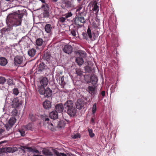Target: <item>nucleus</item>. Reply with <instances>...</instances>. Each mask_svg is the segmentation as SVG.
<instances>
[{"instance_id": "72a5a7b5", "label": "nucleus", "mask_w": 156, "mask_h": 156, "mask_svg": "<svg viewBox=\"0 0 156 156\" xmlns=\"http://www.w3.org/2000/svg\"><path fill=\"white\" fill-rule=\"evenodd\" d=\"M97 107H96V103H94L93 106L92 108V114H94L95 113V112L96 111Z\"/></svg>"}, {"instance_id": "9b49d317", "label": "nucleus", "mask_w": 156, "mask_h": 156, "mask_svg": "<svg viewBox=\"0 0 156 156\" xmlns=\"http://www.w3.org/2000/svg\"><path fill=\"white\" fill-rule=\"evenodd\" d=\"M55 110L58 113L62 112L64 110V105L61 103L57 104L55 106Z\"/></svg>"}, {"instance_id": "de8ad7c7", "label": "nucleus", "mask_w": 156, "mask_h": 156, "mask_svg": "<svg viewBox=\"0 0 156 156\" xmlns=\"http://www.w3.org/2000/svg\"><path fill=\"white\" fill-rule=\"evenodd\" d=\"M71 32L73 36H75L76 35V31L74 30H72Z\"/></svg>"}, {"instance_id": "423d86ee", "label": "nucleus", "mask_w": 156, "mask_h": 156, "mask_svg": "<svg viewBox=\"0 0 156 156\" xmlns=\"http://www.w3.org/2000/svg\"><path fill=\"white\" fill-rule=\"evenodd\" d=\"M16 119L14 117L11 118L9 121L8 123L5 125V127L7 131H8L12 128V126L16 121Z\"/></svg>"}, {"instance_id": "c9c22d12", "label": "nucleus", "mask_w": 156, "mask_h": 156, "mask_svg": "<svg viewBox=\"0 0 156 156\" xmlns=\"http://www.w3.org/2000/svg\"><path fill=\"white\" fill-rule=\"evenodd\" d=\"M49 16V12L47 10H44L43 12V16L44 17L47 18Z\"/></svg>"}, {"instance_id": "bf43d9fd", "label": "nucleus", "mask_w": 156, "mask_h": 156, "mask_svg": "<svg viewBox=\"0 0 156 156\" xmlns=\"http://www.w3.org/2000/svg\"><path fill=\"white\" fill-rule=\"evenodd\" d=\"M39 156H44L42 155H40Z\"/></svg>"}, {"instance_id": "bb28decb", "label": "nucleus", "mask_w": 156, "mask_h": 156, "mask_svg": "<svg viewBox=\"0 0 156 156\" xmlns=\"http://www.w3.org/2000/svg\"><path fill=\"white\" fill-rule=\"evenodd\" d=\"M42 152L44 154L47 156H52L53 155L52 153L47 149L43 150Z\"/></svg>"}, {"instance_id": "a211bd4d", "label": "nucleus", "mask_w": 156, "mask_h": 156, "mask_svg": "<svg viewBox=\"0 0 156 156\" xmlns=\"http://www.w3.org/2000/svg\"><path fill=\"white\" fill-rule=\"evenodd\" d=\"M52 29V26L50 24H46L44 27L45 32L48 33H51Z\"/></svg>"}, {"instance_id": "6ab92c4d", "label": "nucleus", "mask_w": 156, "mask_h": 156, "mask_svg": "<svg viewBox=\"0 0 156 156\" xmlns=\"http://www.w3.org/2000/svg\"><path fill=\"white\" fill-rule=\"evenodd\" d=\"M36 51L35 49L32 48L29 49L28 51V55L31 57H33L35 55Z\"/></svg>"}, {"instance_id": "603ef678", "label": "nucleus", "mask_w": 156, "mask_h": 156, "mask_svg": "<svg viewBox=\"0 0 156 156\" xmlns=\"http://www.w3.org/2000/svg\"><path fill=\"white\" fill-rule=\"evenodd\" d=\"M62 72H59V73H58V74L57 75V76H58V74H59V76H60V74L62 75Z\"/></svg>"}, {"instance_id": "7ed1b4c3", "label": "nucleus", "mask_w": 156, "mask_h": 156, "mask_svg": "<svg viewBox=\"0 0 156 156\" xmlns=\"http://www.w3.org/2000/svg\"><path fill=\"white\" fill-rule=\"evenodd\" d=\"M76 12H78L77 16L74 19V24L79 28L81 27L86 22L83 16H85L87 12L85 11V6L81 4L76 7Z\"/></svg>"}, {"instance_id": "c85d7f7f", "label": "nucleus", "mask_w": 156, "mask_h": 156, "mask_svg": "<svg viewBox=\"0 0 156 156\" xmlns=\"http://www.w3.org/2000/svg\"><path fill=\"white\" fill-rule=\"evenodd\" d=\"M59 80L60 85L63 87L65 84V82L64 79V76H63L59 77Z\"/></svg>"}, {"instance_id": "58836bf2", "label": "nucleus", "mask_w": 156, "mask_h": 156, "mask_svg": "<svg viewBox=\"0 0 156 156\" xmlns=\"http://www.w3.org/2000/svg\"><path fill=\"white\" fill-rule=\"evenodd\" d=\"M17 113H18L17 111L15 108H14L12 110V112H11L12 115L13 116L16 115L17 114Z\"/></svg>"}, {"instance_id": "9d476101", "label": "nucleus", "mask_w": 156, "mask_h": 156, "mask_svg": "<svg viewBox=\"0 0 156 156\" xmlns=\"http://www.w3.org/2000/svg\"><path fill=\"white\" fill-rule=\"evenodd\" d=\"M48 80L46 77H44L40 81L41 85L38 87V90L41 88H44V87L48 85Z\"/></svg>"}, {"instance_id": "aec40b11", "label": "nucleus", "mask_w": 156, "mask_h": 156, "mask_svg": "<svg viewBox=\"0 0 156 156\" xmlns=\"http://www.w3.org/2000/svg\"><path fill=\"white\" fill-rule=\"evenodd\" d=\"M43 106L45 109H48L51 107V104L50 101L46 100L43 103Z\"/></svg>"}, {"instance_id": "2f4dec72", "label": "nucleus", "mask_w": 156, "mask_h": 156, "mask_svg": "<svg viewBox=\"0 0 156 156\" xmlns=\"http://www.w3.org/2000/svg\"><path fill=\"white\" fill-rule=\"evenodd\" d=\"M29 119L32 121H34L35 120V116L32 113L29 114Z\"/></svg>"}, {"instance_id": "a19ab883", "label": "nucleus", "mask_w": 156, "mask_h": 156, "mask_svg": "<svg viewBox=\"0 0 156 156\" xmlns=\"http://www.w3.org/2000/svg\"><path fill=\"white\" fill-rule=\"evenodd\" d=\"M7 83L9 85H13V81L12 79H9L7 80Z\"/></svg>"}, {"instance_id": "4468645a", "label": "nucleus", "mask_w": 156, "mask_h": 156, "mask_svg": "<svg viewBox=\"0 0 156 156\" xmlns=\"http://www.w3.org/2000/svg\"><path fill=\"white\" fill-rule=\"evenodd\" d=\"M4 151L6 153H14L18 151V149L16 147H9L4 148Z\"/></svg>"}, {"instance_id": "f8f14e48", "label": "nucleus", "mask_w": 156, "mask_h": 156, "mask_svg": "<svg viewBox=\"0 0 156 156\" xmlns=\"http://www.w3.org/2000/svg\"><path fill=\"white\" fill-rule=\"evenodd\" d=\"M23 57L22 56H16L14 58V64L15 65L21 64L23 61Z\"/></svg>"}, {"instance_id": "412c9836", "label": "nucleus", "mask_w": 156, "mask_h": 156, "mask_svg": "<svg viewBox=\"0 0 156 156\" xmlns=\"http://www.w3.org/2000/svg\"><path fill=\"white\" fill-rule=\"evenodd\" d=\"M89 93L92 95H94L96 93L95 87L93 86H89L87 88Z\"/></svg>"}, {"instance_id": "4c0bfd02", "label": "nucleus", "mask_w": 156, "mask_h": 156, "mask_svg": "<svg viewBox=\"0 0 156 156\" xmlns=\"http://www.w3.org/2000/svg\"><path fill=\"white\" fill-rule=\"evenodd\" d=\"M52 151L57 156H61V155H60V153H59L58 151L55 149H52Z\"/></svg>"}, {"instance_id": "7c9ffc66", "label": "nucleus", "mask_w": 156, "mask_h": 156, "mask_svg": "<svg viewBox=\"0 0 156 156\" xmlns=\"http://www.w3.org/2000/svg\"><path fill=\"white\" fill-rule=\"evenodd\" d=\"M24 127L27 130H30L32 129V124L31 123H29L26 125L24 126Z\"/></svg>"}, {"instance_id": "dca6fc26", "label": "nucleus", "mask_w": 156, "mask_h": 156, "mask_svg": "<svg viewBox=\"0 0 156 156\" xmlns=\"http://www.w3.org/2000/svg\"><path fill=\"white\" fill-rule=\"evenodd\" d=\"M90 82L94 86L97 83L98 81V78L95 75L92 74L90 77Z\"/></svg>"}, {"instance_id": "8fccbe9b", "label": "nucleus", "mask_w": 156, "mask_h": 156, "mask_svg": "<svg viewBox=\"0 0 156 156\" xmlns=\"http://www.w3.org/2000/svg\"><path fill=\"white\" fill-rule=\"evenodd\" d=\"M90 121H91V122L93 124H94L95 122H94V119L93 118H92L91 119Z\"/></svg>"}, {"instance_id": "49530a36", "label": "nucleus", "mask_w": 156, "mask_h": 156, "mask_svg": "<svg viewBox=\"0 0 156 156\" xmlns=\"http://www.w3.org/2000/svg\"><path fill=\"white\" fill-rule=\"evenodd\" d=\"M80 137V135L79 134L77 133L74 135L73 138L74 139H76Z\"/></svg>"}, {"instance_id": "f704fd0d", "label": "nucleus", "mask_w": 156, "mask_h": 156, "mask_svg": "<svg viewBox=\"0 0 156 156\" xmlns=\"http://www.w3.org/2000/svg\"><path fill=\"white\" fill-rule=\"evenodd\" d=\"M76 73L77 75L80 76H81V75L83 74L82 71H81V70L80 69H76Z\"/></svg>"}, {"instance_id": "1a4fd4ad", "label": "nucleus", "mask_w": 156, "mask_h": 156, "mask_svg": "<svg viewBox=\"0 0 156 156\" xmlns=\"http://www.w3.org/2000/svg\"><path fill=\"white\" fill-rule=\"evenodd\" d=\"M63 51L66 54H70L73 52V47L70 45H65L64 46Z\"/></svg>"}, {"instance_id": "ea45409f", "label": "nucleus", "mask_w": 156, "mask_h": 156, "mask_svg": "<svg viewBox=\"0 0 156 156\" xmlns=\"http://www.w3.org/2000/svg\"><path fill=\"white\" fill-rule=\"evenodd\" d=\"M5 81V78L2 77H0V84H3Z\"/></svg>"}, {"instance_id": "052dcab7", "label": "nucleus", "mask_w": 156, "mask_h": 156, "mask_svg": "<svg viewBox=\"0 0 156 156\" xmlns=\"http://www.w3.org/2000/svg\"><path fill=\"white\" fill-rule=\"evenodd\" d=\"M23 151L24 152H25V151H24V150H23Z\"/></svg>"}, {"instance_id": "4d7b16f0", "label": "nucleus", "mask_w": 156, "mask_h": 156, "mask_svg": "<svg viewBox=\"0 0 156 156\" xmlns=\"http://www.w3.org/2000/svg\"><path fill=\"white\" fill-rule=\"evenodd\" d=\"M78 2H81L82 0H77Z\"/></svg>"}, {"instance_id": "ddd939ff", "label": "nucleus", "mask_w": 156, "mask_h": 156, "mask_svg": "<svg viewBox=\"0 0 156 156\" xmlns=\"http://www.w3.org/2000/svg\"><path fill=\"white\" fill-rule=\"evenodd\" d=\"M23 101H20L18 98H14L12 101V106L16 108H17L22 104Z\"/></svg>"}, {"instance_id": "f257e3e1", "label": "nucleus", "mask_w": 156, "mask_h": 156, "mask_svg": "<svg viewBox=\"0 0 156 156\" xmlns=\"http://www.w3.org/2000/svg\"><path fill=\"white\" fill-rule=\"evenodd\" d=\"M18 12L11 13L7 16V26L1 30V32L2 33H6L9 34H11L12 33L13 27H16L21 25L22 18L23 15L19 10Z\"/></svg>"}, {"instance_id": "473e14b6", "label": "nucleus", "mask_w": 156, "mask_h": 156, "mask_svg": "<svg viewBox=\"0 0 156 156\" xmlns=\"http://www.w3.org/2000/svg\"><path fill=\"white\" fill-rule=\"evenodd\" d=\"M88 130L89 132V135L90 137L91 138L94 137L95 136V134L93 133L92 130L90 129H88Z\"/></svg>"}, {"instance_id": "6e6d98bb", "label": "nucleus", "mask_w": 156, "mask_h": 156, "mask_svg": "<svg viewBox=\"0 0 156 156\" xmlns=\"http://www.w3.org/2000/svg\"><path fill=\"white\" fill-rule=\"evenodd\" d=\"M40 155H36V154H34V156H39Z\"/></svg>"}, {"instance_id": "0eeeda50", "label": "nucleus", "mask_w": 156, "mask_h": 156, "mask_svg": "<svg viewBox=\"0 0 156 156\" xmlns=\"http://www.w3.org/2000/svg\"><path fill=\"white\" fill-rule=\"evenodd\" d=\"M83 38L87 40L89 38L90 39H92V35L91 30L89 27H88L87 33H83L82 34Z\"/></svg>"}, {"instance_id": "6e6552de", "label": "nucleus", "mask_w": 156, "mask_h": 156, "mask_svg": "<svg viewBox=\"0 0 156 156\" xmlns=\"http://www.w3.org/2000/svg\"><path fill=\"white\" fill-rule=\"evenodd\" d=\"M85 102L82 99H78L76 102L75 105L76 108L78 109H80L83 107Z\"/></svg>"}, {"instance_id": "f03ea898", "label": "nucleus", "mask_w": 156, "mask_h": 156, "mask_svg": "<svg viewBox=\"0 0 156 156\" xmlns=\"http://www.w3.org/2000/svg\"><path fill=\"white\" fill-rule=\"evenodd\" d=\"M50 118L53 119L52 121H50L49 119L47 117L43 118V119L45 123L48 124V128L54 131L56 128H62L64 127L65 125V123L63 120H60L59 119H57L58 118V113L56 111H53L49 114Z\"/></svg>"}, {"instance_id": "5701e85b", "label": "nucleus", "mask_w": 156, "mask_h": 156, "mask_svg": "<svg viewBox=\"0 0 156 156\" xmlns=\"http://www.w3.org/2000/svg\"><path fill=\"white\" fill-rule=\"evenodd\" d=\"M44 42V41L42 39L40 38L37 39L36 41V45L37 47L41 46Z\"/></svg>"}, {"instance_id": "c03bdc74", "label": "nucleus", "mask_w": 156, "mask_h": 156, "mask_svg": "<svg viewBox=\"0 0 156 156\" xmlns=\"http://www.w3.org/2000/svg\"><path fill=\"white\" fill-rule=\"evenodd\" d=\"M19 132L20 133L22 136H23L25 135V132L23 129H21L19 130Z\"/></svg>"}, {"instance_id": "3c124183", "label": "nucleus", "mask_w": 156, "mask_h": 156, "mask_svg": "<svg viewBox=\"0 0 156 156\" xmlns=\"http://www.w3.org/2000/svg\"><path fill=\"white\" fill-rule=\"evenodd\" d=\"M60 155H61V156H67L66 154L63 153H60Z\"/></svg>"}, {"instance_id": "e433bc0d", "label": "nucleus", "mask_w": 156, "mask_h": 156, "mask_svg": "<svg viewBox=\"0 0 156 156\" xmlns=\"http://www.w3.org/2000/svg\"><path fill=\"white\" fill-rule=\"evenodd\" d=\"M19 93V90L17 88L13 89V94L15 95H17Z\"/></svg>"}, {"instance_id": "cd10ccee", "label": "nucleus", "mask_w": 156, "mask_h": 156, "mask_svg": "<svg viewBox=\"0 0 156 156\" xmlns=\"http://www.w3.org/2000/svg\"><path fill=\"white\" fill-rule=\"evenodd\" d=\"M28 150V151L30 152H35L37 153H39V151L35 148H32L31 147H27L26 148Z\"/></svg>"}, {"instance_id": "20e7f679", "label": "nucleus", "mask_w": 156, "mask_h": 156, "mask_svg": "<svg viewBox=\"0 0 156 156\" xmlns=\"http://www.w3.org/2000/svg\"><path fill=\"white\" fill-rule=\"evenodd\" d=\"M64 112H67L70 117H73L76 115V109L71 100H69L66 101L64 104Z\"/></svg>"}, {"instance_id": "4be33fe9", "label": "nucleus", "mask_w": 156, "mask_h": 156, "mask_svg": "<svg viewBox=\"0 0 156 156\" xmlns=\"http://www.w3.org/2000/svg\"><path fill=\"white\" fill-rule=\"evenodd\" d=\"M98 3L96 1L94 2L92 4V6L93 7L92 10L94 11L97 12H98L99 10V6L98 5Z\"/></svg>"}, {"instance_id": "39448f33", "label": "nucleus", "mask_w": 156, "mask_h": 156, "mask_svg": "<svg viewBox=\"0 0 156 156\" xmlns=\"http://www.w3.org/2000/svg\"><path fill=\"white\" fill-rule=\"evenodd\" d=\"M38 92L40 94L44 95V97L47 98L51 97L52 94V90L48 87L46 89L41 88L38 90Z\"/></svg>"}, {"instance_id": "5fc2aeb1", "label": "nucleus", "mask_w": 156, "mask_h": 156, "mask_svg": "<svg viewBox=\"0 0 156 156\" xmlns=\"http://www.w3.org/2000/svg\"><path fill=\"white\" fill-rule=\"evenodd\" d=\"M53 2H57L58 0H51Z\"/></svg>"}, {"instance_id": "37998d69", "label": "nucleus", "mask_w": 156, "mask_h": 156, "mask_svg": "<svg viewBox=\"0 0 156 156\" xmlns=\"http://www.w3.org/2000/svg\"><path fill=\"white\" fill-rule=\"evenodd\" d=\"M73 14L71 12H69L68 13H66L65 14V17L66 18H68L69 17L71 16Z\"/></svg>"}, {"instance_id": "864d4df0", "label": "nucleus", "mask_w": 156, "mask_h": 156, "mask_svg": "<svg viewBox=\"0 0 156 156\" xmlns=\"http://www.w3.org/2000/svg\"><path fill=\"white\" fill-rule=\"evenodd\" d=\"M6 142V141H1L0 142V145L2 144H3V143H5Z\"/></svg>"}, {"instance_id": "09e8293b", "label": "nucleus", "mask_w": 156, "mask_h": 156, "mask_svg": "<svg viewBox=\"0 0 156 156\" xmlns=\"http://www.w3.org/2000/svg\"><path fill=\"white\" fill-rule=\"evenodd\" d=\"M101 94L103 97L105 96V91H102L101 92Z\"/></svg>"}, {"instance_id": "a878e982", "label": "nucleus", "mask_w": 156, "mask_h": 156, "mask_svg": "<svg viewBox=\"0 0 156 156\" xmlns=\"http://www.w3.org/2000/svg\"><path fill=\"white\" fill-rule=\"evenodd\" d=\"M7 63V59L4 57L0 58V65L1 66H5Z\"/></svg>"}, {"instance_id": "2eb2a0df", "label": "nucleus", "mask_w": 156, "mask_h": 156, "mask_svg": "<svg viewBox=\"0 0 156 156\" xmlns=\"http://www.w3.org/2000/svg\"><path fill=\"white\" fill-rule=\"evenodd\" d=\"M45 66V65L43 62L40 63L37 69V71L36 72L37 73H41L44 69Z\"/></svg>"}, {"instance_id": "c756f323", "label": "nucleus", "mask_w": 156, "mask_h": 156, "mask_svg": "<svg viewBox=\"0 0 156 156\" xmlns=\"http://www.w3.org/2000/svg\"><path fill=\"white\" fill-rule=\"evenodd\" d=\"M80 56H81V58L86 57V53L83 51L79 50L78 51Z\"/></svg>"}, {"instance_id": "79ce46f5", "label": "nucleus", "mask_w": 156, "mask_h": 156, "mask_svg": "<svg viewBox=\"0 0 156 156\" xmlns=\"http://www.w3.org/2000/svg\"><path fill=\"white\" fill-rule=\"evenodd\" d=\"M65 6L66 8H69L71 7V3L69 1H67L65 3Z\"/></svg>"}, {"instance_id": "b1692460", "label": "nucleus", "mask_w": 156, "mask_h": 156, "mask_svg": "<svg viewBox=\"0 0 156 156\" xmlns=\"http://www.w3.org/2000/svg\"><path fill=\"white\" fill-rule=\"evenodd\" d=\"M76 62L77 63L78 65L80 66L82 65L83 62V59L82 58L80 57H77L76 59Z\"/></svg>"}, {"instance_id": "a18cd8bd", "label": "nucleus", "mask_w": 156, "mask_h": 156, "mask_svg": "<svg viewBox=\"0 0 156 156\" xmlns=\"http://www.w3.org/2000/svg\"><path fill=\"white\" fill-rule=\"evenodd\" d=\"M66 20L65 18L63 17H61L59 19V21L61 23L64 22Z\"/></svg>"}, {"instance_id": "393cba45", "label": "nucleus", "mask_w": 156, "mask_h": 156, "mask_svg": "<svg viewBox=\"0 0 156 156\" xmlns=\"http://www.w3.org/2000/svg\"><path fill=\"white\" fill-rule=\"evenodd\" d=\"M9 134L8 133L5 132L4 129H0V137H6Z\"/></svg>"}, {"instance_id": "f3484780", "label": "nucleus", "mask_w": 156, "mask_h": 156, "mask_svg": "<svg viewBox=\"0 0 156 156\" xmlns=\"http://www.w3.org/2000/svg\"><path fill=\"white\" fill-rule=\"evenodd\" d=\"M51 56L50 52L47 51L44 52L43 56L42 58L44 60L48 62L50 60Z\"/></svg>"}, {"instance_id": "13d9d810", "label": "nucleus", "mask_w": 156, "mask_h": 156, "mask_svg": "<svg viewBox=\"0 0 156 156\" xmlns=\"http://www.w3.org/2000/svg\"><path fill=\"white\" fill-rule=\"evenodd\" d=\"M88 67H89V66L87 67L86 68H85V69H86L87 68H88Z\"/></svg>"}]
</instances>
